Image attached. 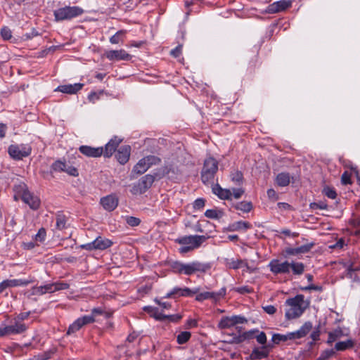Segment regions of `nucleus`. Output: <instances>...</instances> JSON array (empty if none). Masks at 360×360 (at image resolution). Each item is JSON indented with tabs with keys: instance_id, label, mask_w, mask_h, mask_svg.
<instances>
[{
	"instance_id": "2",
	"label": "nucleus",
	"mask_w": 360,
	"mask_h": 360,
	"mask_svg": "<svg viewBox=\"0 0 360 360\" xmlns=\"http://www.w3.org/2000/svg\"><path fill=\"white\" fill-rule=\"evenodd\" d=\"M309 304L310 301L304 299V296L302 294L288 298L285 301V305L289 307V309L285 315H302Z\"/></svg>"
},
{
	"instance_id": "35",
	"label": "nucleus",
	"mask_w": 360,
	"mask_h": 360,
	"mask_svg": "<svg viewBox=\"0 0 360 360\" xmlns=\"http://www.w3.org/2000/svg\"><path fill=\"white\" fill-rule=\"evenodd\" d=\"M223 215V212L214 209L207 210L205 212V216L209 219H219Z\"/></svg>"
},
{
	"instance_id": "18",
	"label": "nucleus",
	"mask_w": 360,
	"mask_h": 360,
	"mask_svg": "<svg viewBox=\"0 0 360 360\" xmlns=\"http://www.w3.org/2000/svg\"><path fill=\"white\" fill-rule=\"evenodd\" d=\"M122 141V139L116 136L112 138L105 146L103 153V156L105 158H110L116 152L117 147Z\"/></svg>"
},
{
	"instance_id": "33",
	"label": "nucleus",
	"mask_w": 360,
	"mask_h": 360,
	"mask_svg": "<svg viewBox=\"0 0 360 360\" xmlns=\"http://www.w3.org/2000/svg\"><path fill=\"white\" fill-rule=\"evenodd\" d=\"M354 347V342L352 340H347L346 341L338 342L335 345V349L337 351H345L347 349L352 348Z\"/></svg>"
},
{
	"instance_id": "21",
	"label": "nucleus",
	"mask_w": 360,
	"mask_h": 360,
	"mask_svg": "<svg viewBox=\"0 0 360 360\" xmlns=\"http://www.w3.org/2000/svg\"><path fill=\"white\" fill-rule=\"evenodd\" d=\"M84 86V84L75 83L74 84H64L58 86L55 91L68 94H75Z\"/></svg>"
},
{
	"instance_id": "5",
	"label": "nucleus",
	"mask_w": 360,
	"mask_h": 360,
	"mask_svg": "<svg viewBox=\"0 0 360 360\" xmlns=\"http://www.w3.org/2000/svg\"><path fill=\"white\" fill-rule=\"evenodd\" d=\"M15 191L17 194L20 196L21 200L27 204L32 210H37L39 208L41 202L39 198L30 193L25 184L19 185Z\"/></svg>"
},
{
	"instance_id": "24",
	"label": "nucleus",
	"mask_w": 360,
	"mask_h": 360,
	"mask_svg": "<svg viewBox=\"0 0 360 360\" xmlns=\"http://www.w3.org/2000/svg\"><path fill=\"white\" fill-rule=\"evenodd\" d=\"M212 192L221 200H231L232 193L229 189L222 188L219 184L212 187Z\"/></svg>"
},
{
	"instance_id": "38",
	"label": "nucleus",
	"mask_w": 360,
	"mask_h": 360,
	"mask_svg": "<svg viewBox=\"0 0 360 360\" xmlns=\"http://www.w3.org/2000/svg\"><path fill=\"white\" fill-rule=\"evenodd\" d=\"M66 162H62L60 160L55 161L51 166V172H64L65 169Z\"/></svg>"
},
{
	"instance_id": "1",
	"label": "nucleus",
	"mask_w": 360,
	"mask_h": 360,
	"mask_svg": "<svg viewBox=\"0 0 360 360\" xmlns=\"http://www.w3.org/2000/svg\"><path fill=\"white\" fill-rule=\"evenodd\" d=\"M26 316H7L0 326V338L21 334L27 326L23 322Z\"/></svg>"
},
{
	"instance_id": "7",
	"label": "nucleus",
	"mask_w": 360,
	"mask_h": 360,
	"mask_svg": "<svg viewBox=\"0 0 360 360\" xmlns=\"http://www.w3.org/2000/svg\"><path fill=\"white\" fill-rule=\"evenodd\" d=\"M211 269L210 263H201L194 261L190 263H184V274L191 276L197 272L205 273Z\"/></svg>"
},
{
	"instance_id": "27",
	"label": "nucleus",
	"mask_w": 360,
	"mask_h": 360,
	"mask_svg": "<svg viewBox=\"0 0 360 360\" xmlns=\"http://www.w3.org/2000/svg\"><path fill=\"white\" fill-rule=\"evenodd\" d=\"M290 181V176L288 172L279 173L276 178V184L281 187L288 186Z\"/></svg>"
},
{
	"instance_id": "62",
	"label": "nucleus",
	"mask_w": 360,
	"mask_h": 360,
	"mask_svg": "<svg viewBox=\"0 0 360 360\" xmlns=\"http://www.w3.org/2000/svg\"><path fill=\"white\" fill-rule=\"evenodd\" d=\"M256 339L259 344L264 345L266 342V336L265 333L260 332V333L256 336Z\"/></svg>"
},
{
	"instance_id": "49",
	"label": "nucleus",
	"mask_w": 360,
	"mask_h": 360,
	"mask_svg": "<svg viewBox=\"0 0 360 360\" xmlns=\"http://www.w3.org/2000/svg\"><path fill=\"white\" fill-rule=\"evenodd\" d=\"M126 222L128 225L131 226H137L140 224L141 219L135 217L129 216L127 217Z\"/></svg>"
},
{
	"instance_id": "41",
	"label": "nucleus",
	"mask_w": 360,
	"mask_h": 360,
	"mask_svg": "<svg viewBox=\"0 0 360 360\" xmlns=\"http://www.w3.org/2000/svg\"><path fill=\"white\" fill-rule=\"evenodd\" d=\"M231 178L232 181L238 185H240L243 181V174L242 172L235 170L231 173Z\"/></svg>"
},
{
	"instance_id": "42",
	"label": "nucleus",
	"mask_w": 360,
	"mask_h": 360,
	"mask_svg": "<svg viewBox=\"0 0 360 360\" xmlns=\"http://www.w3.org/2000/svg\"><path fill=\"white\" fill-rule=\"evenodd\" d=\"M147 163L148 167H150L153 165H158L161 162V159L155 155H147L143 158Z\"/></svg>"
},
{
	"instance_id": "12",
	"label": "nucleus",
	"mask_w": 360,
	"mask_h": 360,
	"mask_svg": "<svg viewBox=\"0 0 360 360\" xmlns=\"http://www.w3.org/2000/svg\"><path fill=\"white\" fill-rule=\"evenodd\" d=\"M226 288H221L218 292H203L197 293L195 300L199 302L204 301L205 300H212L214 301L219 300L226 295Z\"/></svg>"
},
{
	"instance_id": "22",
	"label": "nucleus",
	"mask_w": 360,
	"mask_h": 360,
	"mask_svg": "<svg viewBox=\"0 0 360 360\" xmlns=\"http://www.w3.org/2000/svg\"><path fill=\"white\" fill-rule=\"evenodd\" d=\"M313 328V325L311 322H305L299 330L290 333V335L295 339H300L305 337Z\"/></svg>"
},
{
	"instance_id": "34",
	"label": "nucleus",
	"mask_w": 360,
	"mask_h": 360,
	"mask_svg": "<svg viewBox=\"0 0 360 360\" xmlns=\"http://www.w3.org/2000/svg\"><path fill=\"white\" fill-rule=\"evenodd\" d=\"M56 229L58 230H63L66 228L67 218L62 213H58L56 217Z\"/></svg>"
},
{
	"instance_id": "37",
	"label": "nucleus",
	"mask_w": 360,
	"mask_h": 360,
	"mask_svg": "<svg viewBox=\"0 0 360 360\" xmlns=\"http://www.w3.org/2000/svg\"><path fill=\"white\" fill-rule=\"evenodd\" d=\"M288 340H294V338L290 335V333L285 335L274 334L272 336V341L275 344H279L281 342H285Z\"/></svg>"
},
{
	"instance_id": "9",
	"label": "nucleus",
	"mask_w": 360,
	"mask_h": 360,
	"mask_svg": "<svg viewBox=\"0 0 360 360\" xmlns=\"http://www.w3.org/2000/svg\"><path fill=\"white\" fill-rule=\"evenodd\" d=\"M32 148L29 146L21 147L17 145H11L8 147V153L10 156L16 160H22L23 158H26L31 154Z\"/></svg>"
},
{
	"instance_id": "14",
	"label": "nucleus",
	"mask_w": 360,
	"mask_h": 360,
	"mask_svg": "<svg viewBox=\"0 0 360 360\" xmlns=\"http://www.w3.org/2000/svg\"><path fill=\"white\" fill-rule=\"evenodd\" d=\"M292 6V1L290 0H281L269 4L266 9V13L274 14L285 11Z\"/></svg>"
},
{
	"instance_id": "46",
	"label": "nucleus",
	"mask_w": 360,
	"mask_h": 360,
	"mask_svg": "<svg viewBox=\"0 0 360 360\" xmlns=\"http://www.w3.org/2000/svg\"><path fill=\"white\" fill-rule=\"evenodd\" d=\"M309 208L311 210H327L328 205L325 201L314 202L309 204Z\"/></svg>"
},
{
	"instance_id": "16",
	"label": "nucleus",
	"mask_w": 360,
	"mask_h": 360,
	"mask_svg": "<svg viewBox=\"0 0 360 360\" xmlns=\"http://www.w3.org/2000/svg\"><path fill=\"white\" fill-rule=\"evenodd\" d=\"M94 321H96L94 316L79 317L69 326L67 333L68 335L72 334L79 330L83 326L94 323Z\"/></svg>"
},
{
	"instance_id": "50",
	"label": "nucleus",
	"mask_w": 360,
	"mask_h": 360,
	"mask_svg": "<svg viewBox=\"0 0 360 360\" xmlns=\"http://www.w3.org/2000/svg\"><path fill=\"white\" fill-rule=\"evenodd\" d=\"M64 172L72 176H79L78 169L72 165H68L66 164L65 169Z\"/></svg>"
},
{
	"instance_id": "48",
	"label": "nucleus",
	"mask_w": 360,
	"mask_h": 360,
	"mask_svg": "<svg viewBox=\"0 0 360 360\" xmlns=\"http://www.w3.org/2000/svg\"><path fill=\"white\" fill-rule=\"evenodd\" d=\"M0 33L4 40H9L12 37L11 30L8 27H2Z\"/></svg>"
},
{
	"instance_id": "4",
	"label": "nucleus",
	"mask_w": 360,
	"mask_h": 360,
	"mask_svg": "<svg viewBox=\"0 0 360 360\" xmlns=\"http://www.w3.org/2000/svg\"><path fill=\"white\" fill-rule=\"evenodd\" d=\"M218 171V162L212 157L205 160L201 171V180L204 184H210Z\"/></svg>"
},
{
	"instance_id": "63",
	"label": "nucleus",
	"mask_w": 360,
	"mask_h": 360,
	"mask_svg": "<svg viewBox=\"0 0 360 360\" xmlns=\"http://www.w3.org/2000/svg\"><path fill=\"white\" fill-rule=\"evenodd\" d=\"M182 46L179 45L170 52L171 55L174 58H178L181 53Z\"/></svg>"
},
{
	"instance_id": "47",
	"label": "nucleus",
	"mask_w": 360,
	"mask_h": 360,
	"mask_svg": "<svg viewBox=\"0 0 360 360\" xmlns=\"http://www.w3.org/2000/svg\"><path fill=\"white\" fill-rule=\"evenodd\" d=\"M46 236V231L44 228H41L34 236V240L39 242H44Z\"/></svg>"
},
{
	"instance_id": "55",
	"label": "nucleus",
	"mask_w": 360,
	"mask_h": 360,
	"mask_svg": "<svg viewBox=\"0 0 360 360\" xmlns=\"http://www.w3.org/2000/svg\"><path fill=\"white\" fill-rule=\"evenodd\" d=\"M53 353H54V352H53V351H49V352H44L41 355L35 356L34 360H49L51 358V356L53 355Z\"/></svg>"
},
{
	"instance_id": "30",
	"label": "nucleus",
	"mask_w": 360,
	"mask_h": 360,
	"mask_svg": "<svg viewBox=\"0 0 360 360\" xmlns=\"http://www.w3.org/2000/svg\"><path fill=\"white\" fill-rule=\"evenodd\" d=\"M290 266L295 276H300L304 272L305 265L302 262H290Z\"/></svg>"
},
{
	"instance_id": "56",
	"label": "nucleus",
	"mask_w": 360,
	"mask_h": 360,
	"mask_svg": "<svg viewBox=\"0 0 360 360\" xmlns=\"http://www.w3.org/2000/svg\"><path fill=\"white\" fill-rule=\"evenodd\" d=\"M235 291L240 294L244 295V294H248V293L252 292L253 290L252 288H250L248 286H242V287L236 288L235 289Z\"/></svg>"
},
{
	"instance_id": "36",
	"label": "nucleus",
	"mask_w": 360,
	"mask_h": 360,
	"mask_svg": "<svg viewBox=\"0 0 360 360\" xmlns=\"http://www.w3.org/2000/svg\"><path fill=\"white\" fill-rule=\"evenodd\" d=\"M170 268L174 274H184V263L181 262L174 261L171 262Z\"/></svg>"
},
{
	"instance_id": "44",
	"label": "nucleus",
	"mask_w": 360,
	"mask_h": 360,
	"mask_svg": "<svg viewBox=\"0 0 360 360\" xmlns=\"http://www.w3.org/2000/svg\"><path fill=\"white\" fill-rule=\"evenodd\" d=\"M191 335V333L188 331H184L180 333L176 337L177 342L180 345H183L187 342L190 339Z\"/></svg>"
},
{
	"instance_id": "60",
	"label": "nucleus",
	"mask_w": 360,
	"mask_h": 360,
	"mask_svg": "<svg viewBox=\"0 0 360 360\" xmlns=\"http://www.w3.org/2000/svg\"><path fill=\"white\" fill-rule=\"evenodd\" d=\"M262 308L264 311L269 315H272L276 312V308L273 305H267Z\"/></svg>"
},
{
	"instance_id": "32",
	"label": "nucleus",
	"mask_w": 360,
	"mask_h": 360,
	"mask_svg": "<svg viewBox=\"0 0 360 360\" xmlns=\"http://www.w3.org/2000/svg\"><path fill=\"white\" fill-rule=\"evenodd\" d=\"M233 207L237 210H240L243 212L248 213L252 210L253 206L251 202L242 201L235 204Z\"/></svg>"
},
{
	"instance_id": "54",
	"label": "nucleus",
	"mask_w": 360,
	"mask_h": 360,
	"mask_svg": "<svg viewBox=\"0 0 360 360\" xmlns=\"http://www.w3.org/2000/svg\"><path fill=\"white\" fill-rule=\"evenodd\" d=\"M343 266L347 268V275L348 277L349 278H352V273L353 272H355L354 271V262H350L349 263H343Z\"/></svg>"
},
{
	"instance_id": "58",
	"label": "nucleus",
	"mask_w": 360,
	"mask_h": 360,
	"mask_svg": "<svg viewBox=\"0 0 360 360\" xmlns=\"http://www.w3.org/2000/svg\"><path fill=\"white\" fill-rule=\"evenodd\" d=\"M80 248L82 249H83V250H89V251H91V250H97L96 248V245H95L94 240L91 242V243L82 245H80Z\"/></svg>"
},
{
	"instance_id": "59",
	"label": "nucleus",
	"mask_w": 360,
	"mask_h": 360,
	"mask_svg": "<svg viewBox=\"0 0 360 360\" xmlns=\"http://www.w3.org/2000/svg\"><path fill=\"white\" fill-rule=\"evenodd\" d=\"M267 196L270 200L273 201H276L278 198V194L273 188H269L267 190Z\"/></svg>"
},
{
	"instance_id": "64",
	"label": "nucleus",
	"mask_w": 360,
	"mask_h": 360,
	"mask_svg": "<svg viewBox=\"0 0 360 360\" xmlns=\"http://www.w3.org/2000/svg\"><path fill=\"white\" fill-rule=\"evenodd\" d=\"M198 321L196 319H188L185 325L186 328L190 329L197 326Z\"/></svg>"
},
{
	"instance_id": "13",
	"label": "nucleus",
	"mask_w": 360,
	"mask_h": 360,
	"mask_svg": "<svg viewBox=\"0 0 360 360\" xmlns=\"http://www.w3.org/2000/svg\"><path fill=\"white\" fill-rule=\"evenodd\" d=\"M315 245L314 242L302 245L297 248H287L283 251V255L284 257H288L290 255H297L300 254H305L312 249Z\"/></svg>"
},
{
	"instance_id": "11",
	"label": "nucleus",
	"mask_w": 360,
	"mask_h": 360,
	"mask_svg": "<svg viewBox=\"0 0 360 360\" xmlns=\"http://www.w3.org/2000/svg\"><path fill=\"white\" fill-rule=\"evenodd\" d=\"M245 322H247V319L244 316H224L219 323V327L224 329L236 326L240 330L241 328L238 325Z\"/></svg>"
},
{
	"instance_id": "23",
	"label": "nucleus",
	"mask_w": 360,
	"mask_h": 360,
	"mask_svg": "<svg viewBox=\"0 0 360 360\" xmlns=\"http://www.w3.org/2000/svg\"><path fill=\"white\" fill-rule=\"evenodd\" d=\"M269 349L267 346L263 345L261 347H255L251 354L250 358L252 359H262L268 356Z\"/></svg>"
},
{
	"instance_id": "51",
	"label": "nucleus",
	"mask_w": 360,
	"mask_h": 360,
	"mask_svg": "<svg viewBox=\"0 0 360 360\" xmlns=\"http://www.w3.org/2000/svg\"><path fill=\"white\" fill-rule=\"evenodd\" d=\"M53 283L55 292L58 291V290H66V289H68L70 287V285L65 282L58 281V282Z\"/></svg>"
},
{
	"instance_id": "28",
	"label": "nucleus",
	"mask_w": 360,
	"mask_h": 360,
	"mask_svg": "<svg viewBox=\"0 0 360 360\" xmlns=\"http://www.w3.org/2000/svg\"><path fill=\"white\" fill-rule=\"evenodd\" d=\"M229 268L233 269H238L243 266L246 267L247 270L250 272L252 271V269H250V267L248 266V263L246 259H237L233 260L232 259L229 263Z\"/></svg>"
},
{
	"instance_id": "52",
	"label": "nucleus",
	"mask_w": 360,
	"mask_h": 360,
	"mask_svg": "<svg viewBox=\"0 0 360 360\" xmlns=\"http://www.w3.org/2000/svg\"><path fill=\"white\" fill-rule=\"evenodd\" d=\"M341 183H342V185H348V184H352V181L351 180V174L349 172L345 171L342 174Z\"/></svg>"
},
{
	"instance_id": "61",
	"label": "nucleus",
	"mask_w": 360,
	"mask_h": 360,
	"mask_svg": "<svg viewBox=\"0 0 360 360\" xmlns=\"http://www.w3.org/2000/svg\"><path fill=\"white\" fill-rule=\"evenodd\" d=\"M245 191L243 188H233V193H232V195H233V197L236 198V199H239L242 195L244 193Z\"/></svg>"
},
{
	"instance_id": "25",
	"label": "nucleus",
	"mask_w": 360,
	"mask_h": 360,
	"mask_svg": "<svg viewBox=\"0 0 360 360\" xmlns=\"http://www.w3.org/2000/svg\"><path fill=\"white\" fill-rule=\"evenodd\" d=\"M252 228V224L248 221H238L229 224L227 229L229 231H238L247 230Z\"/></svg>"
},
{
	"instance_id": "10",
	"label": "nucleus",
	"mask_w": 360,
	"mask_h": 360,
	"mask_svg": "<svg viewBox=\"0 0 360 360\" xmlns=\"http://www.w3.org/2000/svg\"><path fill=\"white\" fill-rule=\"evenodd\" d=\"M208 237L205 236H186L175 240L176 243L181 245H189V246L193 247L195 248H199L202 243H204Z\"/></svg>"
},
{
	"instance_id": "6",
	"label": "nucleus",
	"mask_w": 360,
	"mask_h": 360,
	"mask_svg": "<svg viewBox=\"0 0 360 360\" xmlns=\"http://www.w3.org/2000/svg\"><path fill=\"white\" fill-rule=\"evenodd\" d=\"M155 176L151 174H146L142 176L136 184H135L131 190L134 195H141L146 193L153 185Z\"/></svg>"
},
{
	"instance_id": "31",
	"label": "nucleus",
	"mask_w": 360,
	"mask_h": 360,
	"mask_svg": "<svg viewBox=\"0 0 360 360\" xmlns=\"http://www.w3.org/2000/svg\"><path fill=\"white\" fill-rule=\"evenodd\" d=\"M150 167H148L147 163L145 162L143 158H142L134 165L132 172L136 173V174H143Z\"/></svg>"
},
{
	"instance_id": "57",
	"label": "nucleus",
	"mask_w": 360,
	"mask_h": 360,
	"mask_svg": "<svg viewBox=\"0 0 360 360\" xmlns=\"http://www.w3.org/2000/svg\"><path fill=\"white\" fill-rule=\"evenodd\" d=\"M182 316H154V318L158 321H163L166 319H168L169 321L173 322H178L181 319Z\"/></svg>"
},
{
	"instance_id": "8",
	"label": "nucleus",
	"mask_w": 360,
	"mask_h": 360,
	"mask_svg": "<svg viewBox=\"0 0 360 360\" xmlns=\"http://www.w3.org/2000/svg\"><path fill=\"white\" fill-rule=\"evenodd\" d=\"M268 267L274 275L287 274L290 273V266L288 261L281 262L278 259H273L268 264Z\"/></svg>"
},
{
	"instance_id": "20",
	"label": "nucleus",
	"mask_w": 360,
	"mask_h": 360,
	"mask_svg": "<svg viewBox=\"0 0 360 360\" xmlns=\"http://www.w3.org/2000/svg\"><path fill=\"white\" fill-rule=\"evenodd\" d=\"M79 152L89 158H98L103 155V148H94L89 146H81L79 148Z\"/></svg>"
},
{
	"instance_id": "40",
	"label": "nucleus",
	"mask_w": 360,
	"mask_h": 360,
	"mask_svg": "<svg viewBox=\"0 0 360 360\" xmlns=\"http://www.w3.org/2000/svg\"><path fill=\"white\" fill-rule=\"evenodd\" d=\"M322 194H323L324 195L327 196L328 198L330 199H335L337 197V193L335 189L328 186H325L323 188Z\"/></svg>"
},
{
	"instance_id": "29",
	"label": "nucleus",
	"mask_w": 360,
	"mask_h": 360,
	"mask_svg": "<svg viewBox=\"0 0 360 360\" xmlns=\"http://www.w3.org/2000/svg\"><path fill=\"white\" fill-rule=\"evenodd\" d=\"M8 288H13L17 286H27L32 283V280H22V279H6V280Z\"/></svg>"
},
{
	"instance_id": "17",
	"label": "nucleus",
	"mask_w": 360,
	"mask_h": 360,
	"mask_svg": "<svg viewBox=\"0 0 360 360\" xmlns=\"http://www.w3.org/2000/svg\"><path fill=\"white\" fill-rule=\"evenodd\" d=\"M100 203L105 210L112 212L118 206L119 199L115 194H110L101 198Z\"/></svg>"
},
{
	"instance_id": "3",
	"label": "nucleus",
	"mask_w": 360,
	"mask_h": 360,
	"mask_svg": "<svg viewBox=\"0 0 360 360\" xmlns=\"http://www.w3.org/2000/svg\"><path fill=\"white\" fill-rule=\"evenodd\" d=\"M84 13V11L79 6H66L59 8L53 11L55 20L57 22L70 20L77 18Z\"/></svg>"
},
{
	"instance_id": "45",
	"label": "nucleus",
	"mask_w": 360,
	"mask_h": 360,
	"mask_svg": "<svg viewBox=\"0 0 360 360\" xmlns=\"http://www.w3.org/2000/svg\"><path fill=\"white\" fill-rule=\"evenodd\" d=\"M199 292V288L190 289L189 288H181V297H193Z\"/></svg>"
},
{
	"instance_id": "19",
	"label": "nucleus",
	"mask_w": 360,
	"mask_h": 360,
	"mask_svg": "<svg viewBox=\"0 0 360 360\" xmlns=\"http://www.w3.org/2000/svg\"><path fill=\"white\" fill-rule=\"evenodd\" d=\"M131 155V146L129 145L122 146L115 153V158L121 165L126 164Z\"/></svg>"
},
{
	"instance_id": "26",
	"label": "nucleus",
	"mask_w": 360,
	"mask_h": 360,
	"mask_svg": "<svg viewBox=\"0 0 360 360\" xmlns=\"http://www.w3.org/2000/svg\"><path fill=\"white\" fill-rule=\"evenodd\" d=\"M95 245L97 250H103L110 247H111L113 244L112 241L108 239L103 238L101 236L97 237L95 240Z\"/></svg>"
},
{
	"instance_id": "39",
	"label": "nucleus",
	"mask_w": 360,
	"mask_h": 360,
	"mask_svg": "<svg viewBox=\"0 0 360 360\" xmlns=\"http://www.w3.org/2000/svg\"><path fill=\"white\" fill-rule=\"evenodd\" d=\"M127 31L124 30H121L117 31L113 36L110 38V41L111 44H117L120 41H122V38L126 34Z\"/></svg>"
},
{
	"instance_id": "43",
	"label": "nucleus",
	"mask_w": 360,
	"mask_h": 360,
	"mask_svg": "<svg viewBox=\"0 0 360 360\" xmlns=\"http://www.w3.org/2000/svg\"><path fill=\"white\" fill-rule=\"evenodd\" d=\"M181 297V288L175 287L169 292L167 293L163 298L176 299Z\"/></svg>"
},
{
	"instance_id": "15",
	"label": "nucleus",
	"mask_w": 360,
	"mask_h": 360,
	"mask_svg": "<svg viewBox=\"0 0 360 360\" xmlns=\"http://www.w3.org/2000/svg\"><path fill=\"white\" fill-rule=\"evenodd\" d=\"M104 55L110 60L128 61L132 58V56L124 49L107 51Z\"/></svg>"
},
{
	"instance_id": "53",
	"label": "nucleus",
	"mask_w": 360,
	"mask_h": 360,
	"mask_svg": "<svg viewBox=\"0 0 360 360\" xmlns=\"http://www.w3.org/2000/svg\"><path fill=\"white\" fill-rule=\"evenodd\" d=\"M205 200L204 198H200L196 199L193 202V209L194 210H201L205 207Z\"/></svg>"
}]
</instances>
